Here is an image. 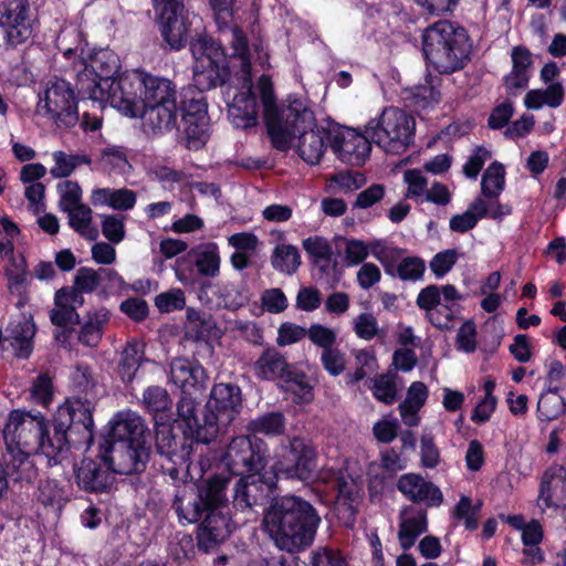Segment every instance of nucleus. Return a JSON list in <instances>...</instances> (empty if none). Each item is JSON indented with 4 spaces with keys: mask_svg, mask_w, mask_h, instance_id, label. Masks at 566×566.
<instances>
[{
    "mask_svg": "<svg viewBox=\"0 0 566 566\" xmlns=\"http://www.w3.org/2000/svg\"><path fill=\"white\" fill-rule=\"evenodd\" d=\"M179 113L182 122L208 118L207 104L199 92L191 88L182 93Z\"/></svg>",
    "mask_w": 566,
    "mask_h": 566,
    "instance_id": "nucleus-50",
    "label": "nucleus"
},
{
    "mask_svg": "<svg viewBox=\"0 0 566 566\" xmlns=\"http://www.w3.org/2000/svg\"><path fill=\"white\" fill-rule=\"evenodd\" d=\"M319 522L308 502L297 496H284L265 512L263 526L280 549L293 553L313 543Z\"/></svg>",
    "mask_w": 566,
    "mask_h": 566,
    "instance_id": "nucleus-2",
    "label": "nucleus"
},
{
    "mask_svg": "<svg viewBox=\"0 0 566 566\" xmlns=\"http://www.w3.org/2000/svg\"><path fill=\"white\" fill-rule=\"evenodd\" d=\"M207 514L198 530L199 545L208 549L223 542L230 534V524L227 514L221 510H206Z\"/></svg>",
    "mask_w": 566,
    "mask_h": 566,
    "instance_id": "nucleus-29",
    "label": "nucleus"
},
{
    "mask_svg": "<svg viewBox=\"0 0 566 566\" xmlns=\"http://www.w3.org/2000/svg\"><path fill=\"white\" fill-rule=\"evenodd\" d=\"M427 530L428 516L424 510L409 505L400 511L398 541L403 549L411 548Z\"/></svg>",
    "mask_w": 566,
    "mask_h": 566,
    "instance_id": "nucleus-27",
    "label": "nucleus"
},
{
    "mask_svg": "<svg viewBox=\"0 0 566 566\" xmlns=\"http://www.w3.org/2000/svg\"><path fill=\"white\" fill-rule=\"evenodd\" d=\"M201 275L216 277L220 272V252L217 243L209 242L198 245L190 253Z\"/></svg>",
    "mask_w": 566,
    "mask_h": 566,
    "instance_id": "nucleus-38",
    "label": "nucleus"
},
{
    "mask_svg": "<svg viewBox=\"0 0 566 566\" xmlns=\"http://www.w3.org/2000/svg\"><path fill=\"white\" fill-rule=\"evenodd\" d=\"M265 451L264 442L258 438L235 437L226 453L227 465L238 475L259 473L265 467Z\"/></svg>",
    "mask_w": 566,
    "mask_h": 566,
    "instance_id": "nucleus-11",
    "label": "nucleus"
},
{
    "mask_svg": "<svg viewBox=\"0 0 566 566\" xmlns=\"http://www.w3.org/2000/svg\"><path fill=\"white\" fill-rule=\"evenodd\" d=\"M284 423V416L281 412H270L250 421L248 424V430L252 433L275 436L283 432Z\"/></svg>",
    "mask_w": 566,
    "mask_h": 566,
    "instance_id": "nucleus-54",
    "label": "nucleus"
},
{
    "mask_svg": "<svg viewBox=\"0 0 566 566\" xmlns=\"http://www.w3.org/2000/svg\"><path fill=\"white\" fill-rule=\"evenodd\" d=\"M35 332L36 328L32 316L21 314L9 323L4 340L9 342L18 357L28 358L33 350Z\"/></svg>",
    "mask_w": 566,
    "mask_h": 566,
    "instance_id": "nucleus-26",
    "label": "nucleus"
},
{
    "mask_svg": "<svg viewBox=\"0 0 566 566\" xmlns=\"http://www.w3.org/2000/svg\"><path fill=\"white\" fill-rule=\"evenodd\" d=\"M102 233L114 244L122 242L126 234L125 217L120 214H103Z\"/></svg>",
    "mask_w": 566,
    "mask_h": 566,
    "instance_id": "nucleus-61",
    "label": "nucleus"
},
{
    "mask_svg": "<svg viewBox=\"0 0 566 566\" xmlns=\"http://www.w3.org/2000/svg\"><path fill=\"white\" fill-rule=\"evenodd\" d=\"M216 295L219 304L231 311L239 310L248 302V297L243 291L233 283L218 284Z\"/></svg>",
    "mask_w": 566,
    "mask_h": 566,
    "instance_id": "nucleus-56",
    "label": "nucleus"
},
{
    "mask_svg": "<svg viewBox=\"0 0 566 566\" xmlns=\"http://www.w3.org/2000/svg\"><path fill=\"white\" fill-rule=\"evenodd\" d=\"M357 368L353 375H350V382L355 384L365 377L375 373L378 368L376 357L367 349H358L354 352Z\"/></svg>",
    "mask_w": 566,
    "mask_h": 566,
    "instance_id": "nucleus-63",
    "label": "nucleus"
},
{
    "mask_svg": "<svg viewBox=\"0 0 566 566\" xmlns=\"http://www.w3.org/2000/svg\"><path fill=\"white\" fill-rule=\"evenodd\" d=\"M111 442L146 446L145 424L139 415L130 410L118 412L111 421Z\"/></svg>",
    "mask_w": 566,
    "mask_h": 566,
    "instance_id": "nucleus-25",
    "label": "nucleus"
},
{
    "mask_svg": "<svg viewBox=\"0 0 566 566\" xmlns=\"http://www.w3.org/2000/svg\"><path fill=\"white\" fill-rule=\"evenodd\" d=\"M214 20L220 32L229 31L232 54L227 57L222 46L210 38L199 36L190 43V50L195 59L192 71H250V51L248 39L238 25L230 27L232 20L231 6L213 8Z\"/></svg>",
    "mask_w": 566,
    "mask_h": 566,
    "instance_id": "nucleus-3",
    "label": "nucleus"
},
{
    "mask_svg": "<svg viewBox=\"0 0 566 566\" xmlns=\"http://www.w3.org/2000/svg\"><path fill=\"white\" fill-rule=\"evenodd\" d=\"M443 302L442 286L429 285L422 289L417 296V305L426 312V317L432 325H441V318L434 314L440 303Z\"/></svg>",
    "mask_w": 566,
    "mask_h": 566,
    "instance_id": "nucleus-52",
    "label": "nucleus"
},
{
    "mask_svg": "<svg viewBox=\"0 0 566 566\" xmlns=\"http://www.w3.org/2000/svg\"><path fill=\"white\" fill-rule=\"evenodd\" d=\"M170 379L185 395H191L203 387L206 374L197 361L176 358L170 365Z\"/></svg>",
    "mask_w": 566,
    "mask_h": 566,
    "instance_id": "nucleus-28",
    "label": "nucleus"
},
{
    "mask_svg": "<svg viewBox=\"0 0 566 566\" xmlns=\"http://www.w3.org/2000/svg\"><path fill=\"white\" fill-rule=\"evenodd\" d=\"M415 129V118L397 107L385 108L365 126L370 140L388 154L405 153L413 142Z\"/></svg>",
    "mask_w": 566,
    "mask_h": 566,
    "instance_id": "nucleus-6",
    "label": "nucleus"
},
{
    "mask_svg": "<svg viewBox=\"0 0 566 566\" xmlns=\"http://www.w3.org/2000/svg\"><path fill=\"white\" fill-rule=\"evenodd\" d=\"M6 274L10 281L9 289L12 293H22L27 281V264L22 255L11 254L9 265L6 268Z\"/></svg>",
    "mask_w": 566,
    "mask_h": 566,
    "instance_id": "nucleus-58",
    "label": "nucleus"
},
{
    "mask_svg": "<svg viewBox=\"0 0 566 566\" xmlns=\"http://www.w3.org/2000/svg\"><path fill=\"white\" fill-rule=\"evenodd\" d=\"M310 566H348L339 551L317 547L311 553Z\"/></svg>",
    "mask_w": 566,
    "mask_h": 566,
    "instance_id": "nucleus-64",
    "label": "nucleus"
},
{
    "mask_svg": "<svg viewBox=\"0 0 566 566\" xmlns=\"http://www.w3.org/2000/svg\"><path fill=\"white\" fill-rule=\"evenodd\" d=\"M407 467V460L395 449H385L380 452L379 463H371L369 473L381 468L387 474L392 475Z\"/></svg>",
    "mask_w": 566,
    "mask_h": 566,
    "instance_id": "nucleus-59",
    "label": "nucleus"
},
{
    "mask_svg": "<svg viewBox=\"0 0 566 566\" xmlns=\"http://www.w3.org/2000/svg\"><path fill=\"white\" fill-rule=\"evenodd\" d=\"M481 507V500L473 503L470 496L461 495L452 510V517L459 523H462L467 530L474 531L479 525V513Z\"/></svg>",
    "mask_w": 566,
    "mask_h": 566,
    "instance_id": "nucleus-46",
    "label": "nucleus"
},
{
    "mask_svg": "<svg viewBox=\"0 0 566 566\" xmlns=\"http://www.w3.org/2000/svg\"><path fill=\"white\" fill-rule=\"evenodd\" d=\"M52 158L54 165L50 169V174L53 178L56 179L66 178L77 167L82 165H90L92 163L90 156L86 154H66L61 150L54 151L52 154Z\"/></svg>",
    "mask_w": 566,
    "mask_h": 566,
    "instance_id": "nucleus-43",
    "label": "nucleus"
},
{
    "mask_svg": "<svg viewBox=\"0 0 566 566\" xmlns=\"http://www.w3.org/2000/svg\"><path fill=\"white\" fill-rule=\"evenodd\" d=\"M292 369L285 357L275 349L265 350L253 364L255 376L263 380L284 379Z\"/></svg>",
    "mask_w": 566,
    "mask_h": 566,
    "instance_id": "nucleus-34",
    "label": "nucleus"
},
{
    "mask_svg": "<svg viewBox=\"0 0 566 566\" xmlns=\"http://www.w3.org/2000/svg\"><path fill=\"white\" fill-rule=\"evenodd\" d=\"M271 265L274 270L292 275L301 265V255L292 244H279L271 254Z\"/></svg>",
    "mask_w": 566,
    "mask_h": 566,
    "instance_id": "nucleus-42",
    "label": "nucleus"
},
{
    "mask_svg": "<svg viewBox=\"0 0 566 566\" xmlns=\"http://www.w3.org/2000/svg\"><path fill=\"white\" fill-rule=\"evenodd\" d=\"M108 321L109 312L105 307H99L90 312L78 334L80 343L90 347L97 346L102 339L104 327Z\"/></svg>",
    "mask_w": 566,
    "mask_h": 566,
    "instance_id": "nucleus-37",
    "label": "nucleus"
},
{
    "mask_svg": "<svg viewBox=\"0 0 566 566\" xmlns=\"http://www.w3.org/2000/svg\"><path fill=\"white\" fill-rule=\"evenodd\" d=\"M101 165L109 174L124 175L130 170L125 151L120 147L109 146L102 150Z\"/></svg>",
    "mask_w": 566,
    "mask_h": 566,
    "instance_id": "nucleus-53",
    "label": "nucleus"
},
{
    "mask_svg": "<svg viewBox=\"0 0 566 566\" xmlns=\"http://www.w3.org/2000/svg\"><path fill=\"white\" fill-rule=\"evenodd\" d=\"M338 496L336 501V511L339 520L352 527L355 522L356 511L361 499L363 482L359 476H352L340 473L337 481Z\"/></svg>",
    "mask_w": 566,
    "mask_h": 566,
    "instance_id": "nucleus-21",
    "label": "nucleus"
},
{
    "mask_svg": "<svg viewBox=\"0 0 566 566\" xmlns=\"http://www.w3.org/2000/svg\"><path fill=\"white\" fill-rule=\"evenodd\" d=\"M229 479L224 476H213L197 488L199 497L205 505V510H222L226 497V488Z\"/></svg>",
    "mask_w": 566,
    "mask_h": 566,
    "instance_id": "nucleus-39",
    "label": "nucleus"
},
{
    "mask_svg": "<svg viewBox=\"0 0 566 566\" xmlns=\"http://www.w3.org/2000/svg\"><path fill=\"white\" fill-rule=\"evenodd\" d=\"M505 187V169L501 163H492L483 172L481 179V193L489 198H497Z\"/></svg>",
    "mask_w": 566,
    "mask_h": 566,
    "instance_id": "nucleus-45",
    "label": "nucleus"
},
{
    "mask_svg": "<svg viewBox=\"0 0 566 566\" xmlns=\"http://www.w3.org/2000/svg\"><path fill=\"white\" fill-rule=\"evenodd\" d=\"M439 82L438 76L428 73L423 84L405 88V92L408 93L406 98L410 101V105L418 112L432 108L440 102V92L437 88Z\"/></svg>",
    "mask_w": 566,
    "mask_h": 566,
    "instance_id": "nucleus-35",
    "label": "nucleus"
},
{
    "mask_svg": "<svg viewBox=\"0 0 566 566\" xmlns=\"http://www.w3.org/2000/svg\"><path fill=\"white\" fill-rule=\"evenodd\" d=\"M63 212L67 213L70 227L80 235L90 241H95L98 238V230L93 224V211L88 206L81 203Z\"/></svg>",
    "mask_w": 566,
    "mask_h": 566,
    "instance_id": "nucleus-40",
    "label": "nucleus"
},
{
    "mask_svg": "<svg viewBox=\"0 0 566 566\" xmlns=\"http://www.w3.org/2000/svg\"><path fill=\"white\" fill-rule=\"evenodd\" d=\"M92 409V403L88 400L67 399L59 406L54 418L67 430L72 428L77 431L83 430L84 438L90 439L94 426Z\"/></svg>",
    "mask_w": 566,
    "mask_h": 566,
    "instance_id": "nucleus-20",
    "label": "nucleus"
},
{
    "mask_svg": "<svg viewBox=\"0 0 566 566\" xmlns=\"http://www.w3.org/2000/svg\"><path fill=\"white\" fill-rule=\"evenodd\" d=\"M370 144L367 134H360L349 127L339 128L331 138L332 149L337 157L352 166H360L366 161L371 150Z\"/></svg>",
    "mask_w": 566,
    "mask_h": 566,
    "instance_id": "nucleus-13",
    "label": "nucleus"
},
{
    "mask_svg": "<svg viewBox=\"0 0 566 566\" xmlns=\"http://www.w3.org/2000/svg\"><path fill=\"white\" fill-rule=\"evenodd\" d=\"M103 277L119 279L114 270L99 269L95 271L91 268H81L75 274L74 286L80 292L92 293L97 289Z\"/></svg>",
    "mask_w": 566,
    "mask_h": 566,
    "instance_id": "nucleus-49",
    "label": "nucleus"
},
{
    "mask_svg": "<svg viewBox=\"0 0 566 566\" xmlns=\"http://www.w3.org/2000/svg\"><path fill=\"white\" fill-rule=\"evenodd\" d=\"M143 402L146 409L154 415L155 422L169 420L168 411L172 401L165 388L148 387L143 394Z\"/></svg>",
    "mask_w": 566,
    "mask_h": 566,
    "instance_id": "nucleus-41",
    "label": "nucleus"
},
{
    "mask_svg": "<svg viewBox=\"0 0 566 566\" xmlns=\"http://www.w3.org/2000/svg\"><path fill=\"white\" fill-rule=\"evenodd\" d=\"M353 331L355 335L363 340H371L384 335L378 319L370 312L360 313L353 318Z\"/></svg>",
    "mask_w": 566,
    "mask_h": 566,
    "instance_id": "nucleus-55",
    "label": "nucleus"
},
{
    "mask_svg": "<svg viewBox=\"0 0 566 566\" xmlns=\"http://www.w3.org/2000/svg\"><path fill=\"white\" fill-rule=\"evenodd\" d=\"M29 0H2L0 2V45L14 46L32 34Z\"/></svg>",
    "mask_w": 566,
    "mask_h": 566,
    "instance_id": "nucleus-10",
    "label": "nucleus"
},
{
    "mask_svg": "<svg viewBox=\"0 0 566 566\" xmlns=\"http://www.w3.org/2000/svg\"><path fill=\"white\" fill-rule=\"evenodd\" d=\"M135 74L136 82L140 86V101H136L139 105L146 106L177 101L176 85L170 80L154 73Z\"/></svg>",
    "mask_w": 566,
    "mask_h": 566,
    "instance_id": "nucleus-22",
    "label": "nucleus"
},
{
    "mask_svg": "<svg viewBox=\"0 0 566 566\" xmlns=\"http://www.w3.org/2000/svg\"><path fill=\"white\" fill-rule=\"evenodd\" d=\"M77 485L87 492H106L113 483L114 476L104 455L99 460L84 459L75 468Z\"/></svg>",
    "mask_w": 566,
    "mask_h": 566,
    "instance_id": "nucleus-18",
    "label": "nucleus"
},
{
    "mask_svg": "<svg viewBox=\"0 0 566 566\" xmlns=\"http://www.w3.org/2000/svg\"><path fill=\"white\" fill-rule=\"evenodd\" d=\"M78 84L81 85L80 90L88 94L93 107L97 111H99L101 105H95V103L104 101H108L114 108L130 118H136L140 111L139 103L128 91L132 81L124 76V73H118L117 76H102L101 73H80Z\"/></svg>",
    "mask_w": 566,
    "mask_h": 566,
    "instance_id": "nucleus-7",
    "label": "nucleus"
},
{
    "mask_svg": "<svg viewBox=\"0 0 566 566\" xmlns=\"http://www.w3.org/2000/svg\"><path fill=\"white\" fill-rule=\"evenodd\" d=\"M403 181L407 184L406 197L417 201H423L428 191V181L422 171L408 169L403 174Z\"/></svg>",
    "mask_w": 566,
    "mask_h": 566,
    "instance_id": "nucleus-60",
    "label": "nucleus"
},
{
    "mask_svg": "<svg viewBox=\"0 0 566 566\" xmlns=\"http://www.w3.org/2000/svg\"><path fill=\"white\" fill-rule=\"evenodd\" d=\"M45 417L38 413L12 410L3 428V439L12 465L28 464V459L36 454L39 439L44 433Z\"/></svg>",
    "mask_w": 566,
    "mask_h": 566,
    "instance_id": "nucleus-5",
    "label": "nucleus"
},
{
    "mask_svg": "<svg viewBox=\"0 0 566 566\" xmlns=\"http://www.w3.org/2000/svg\"><path fill=\"white\" fill-rule=\"evenodd\" d=\"M39 109H43L59 126L73 127L78 123L74 91L69 82L56 75L48 80Z\"/></svg>",
    "mask_w": 566,
    "mask_h": 566,
    "instance_id": "nucleus-9",
    "label": "nucleus"
},
{
    "mask_svg": "<svg viewBox=\"0 0 566 566\" xmlns=\"http://www.w3.org/2000/svg\"><path fill=\"white\" fill-rule=\"evenodd\" d=\"M556 73H542L545 83L552 82L546 90H532L524 98V105L528 109H539L543 106L558 107L564 99V87L560 83L554 82Z\"/></svg>",
    "mask_w": 566,
    "mask_h": 566,
    "instance_id": "nucleus-31",
    "label": "nucleus"
},
{
    "mask_svg": "<svg viewBox=\"0 0 566 566\" xmlns=\"http://www.w3.org/2000/svg\"><path fill=\"white\" fill-rule=\"evenodd\" d=\"M397 489L410 501L439 506L443 502L441 490L416 473H406L397 482Z\"/></svg>",
    "mask_w": 566,
    "mask_h": 566,
    "instance_id": "nucleus-23",
    "label": "nucleus"
},
{
    "mask_svg": "<svg viewBox=\"0 0 566 566\" xmlns=\"http://www.w3.org/2000/svg\"><path fill=\"white\" fill-rule=\"evenodd\" d=\"M185 125V134L187 146L190 149H199L209 138V120L208 118H196L195 120L182 122Z\"/></svg>",
    "mask_w": 566,
    "mask_h": 566,
    "instance_id": "nucleus-57",
    "label": "nucleus"
},
{
    "mask_svg": "<svg viewBox=\"0 0 566 566\" xmlns=\"http://www.w3.org/2000/svg\"><path fill=\"white\" fill-rule=\"evenodd\" d=\"M179 107L176 102L154 105H140L136 117L143 119V128L147 134L163 135L177 127Z\"/></svg>",
    "mask_w": 566,
    "mask_h": 566,
    "instance_id": "nucleus-19",
    "label": "nucleus"
},
{
    "mask_svg": "<svg viewBox=\"0 0 566 566\" xmlns=\"http://www.w3.org/2000/svg\"><path fill=\"white\" fill-rule=\"evenodd\" d=\"M118 54L111 49H101L88 56L81 59L74 67H83L82 71H118L120 69Z\"/></svg>",
    "mask_w": 566,
    "mask_h": 566,
    "instance_id": "nucleus-44",
    "label": "nucleus"
},
{
    "mask_svg": "<svg viewBox=\"0 0 566 566\" xmlns=\"http://www.w3.org/2000/svg\"><path fill=\"white\" fill-rule=\"evenodd\" d=\"M316 470V452L301 438H293L289 446L282 444L275 450L274 462L269 475L274 482L286 480L308 481Z\"/></svg>",
    "mask_w": 566,
    "mask_h": 566,
    "instance_id": "nucleus-8",
    "label": "nucleus"
},
{
    "mask_svg": "<svg viewBox=\"0 0 566 566\" xmlns=\"http://www.w3.org/2000/svg\"><path fill=\"white\" fill-rule=\"evenodd\" d=\"M104 457L113 475L115 473L127 475L142 472L145 469L148 449L146 446H137V443L111 442Z\"/></svg>",
    "mask_w": 566,
    "mask_h": 566,
    "instance_id": "nucleus-16",
    "label": "nucleus"
},
{
    "mask_svg": "<svg viewBox=\"0 0 566 566\" xmlns=\"http://www.w3.org/2000/svg\"><path fill=\"white\" fill-rule=\"evenodd\" d=\"M241 390L231 384L213 386L206 409L216 417L218 432L221 427L229 426L241 408Z\"/></svg>",
    "mask_w": 566,
    "mask_h": 566,
    "instance_id": "nucleus-15",
    "label": "nucleus"
},
{
    "mask_svg": "<svg viewBox=\"0 0 566 566\" xmlns=\"http://www.w3.org/2000/svg\"><path fill=\"white\" fill-rule=\"evenodd\" d=\"M160 31L167 44L175 50L182 48L189 33L188 14L184 10H172L160 13Z\"/></svg>",
    "mask_w": 566,
    "mask_h": 566,
    "instance_id": "nucleus-30",
    "label": "nucleus"
},
{
    "mask_svg": "<svg viewBox=\"0 0 566 566\" xmlns=\"http://www.w3.org/2000/svg\"><path fill=\"white\" fill-rule=\"evenodd\" d=\"M193 80L200 90L222 88L229 118L238 128L258 125L255 97L259 96L273 146L279 150L296 147L300 157L310 165L321 161L329 133L316 125L305 98L289 96L279 105L270 75L263 73L254 82L252 73H195Z\"/></svg>",
    "mask_w": 566,
    "mask_h": 566,
    "instance_id": "nucleus-1",
    "label": "nucleus"
},
{
    "mask_svg": "<svg viewBox=\"0 0 566 566\" xmlns=\"http://www.w3.org/2000/svg\"><path fill=\"white\" fill-rule=\"evenodd\" d=\"M443 302L434 308V314L441 318V325H434L440 329H448L452 326V321L455 316L454 305L457 302L462 301L463 296L454 285L446 284L442 286Z\"/></svg>",
    "mask_w": 566,
    "mask_h": 566,
    "instance_id": "nucleus-47",
    "label": "nucleus"
},
{
    "mask_svg": "<svg viewBox=\"0 0 566 566\" xmlns=\"http://www.w3.org/2000/svg\"><path fill=\"white\" fill-rule=\"evenodd\" d=\"M565 410V400L558 389H548L543 392L537 402V418L543 422L558 418Z\"/></svg>",
    "mask_w": 566,
    "mask_h": 566,
    "instance_id": "nucleus-48",
    "label": "nucleus"
},
{
    "mask_svg": "<svg viewBox=\"0 0 566 566\" xmlns=\"http://www.w3.org/2000/svg\"><path fill=\"white\" fill-rule=\"evenodd\" d=\"M67 429L61 426L59 421L54 419L53 433L49 432V422L44 419V433L39 439V447L36 454L45 455L49 461L56 460V458L66 449Z\"/></svg>",
    "mask_w": 566,
    "mask_h": 566,
    "instance_id": "nucleus-36",
    "label": "nucleus"
},
{
    "mask_svg": "<svg viewBox=\"0 0 566 566\" xmlns=\"http://www.w3.org/2000/svg\"><path fill=\"white\" fill-rule=\"evenodd\" d=\"M281 382L285 391L294 395L295 401L308 402L313 399V388L307 382L306 376L303 373L292 368Z\"/></svg>",
    "mask_w": 566,
    "mask_h": 566,
    "instance_id": "nucleus-51",
    "label": "nucleus"
},
{
    "mask_svg": "<svg viewBox=\"0 0 566 566\" xmlns=\"http://www.w3.org/2000/svg\"><path fill=\"white\" fill-rule=\"evenodd\" d=\"M91 202L95 207H109L114 210H130L137 201L136 192L127 188H95L91 192Z\"/></svg>",
    "mask_w": 566,
    "mask_h": 566,
    "instance_id": "nucleus-33",
    "label": "nucleus"
},
{
    "mask_svg": "<svg viewBox=\"0 0 566 566\" xmlns=\"http://www.w3.org/2000/svg\"><path fill=\"white\" fill-rule=\"evenodd\" d=\"M422 50L433 67L459 71L471 60L472 43L463 28L440 20L423 31Z\"/></svg>",
    "mask_w": 566,
    "mask_h": 566,
    "instance_id": "nucleus-4",
    "label": "nucleus"
},
{
    "mask_svg": "<svg viewBox=\"0 0 566 566\" xmlns=\"http://www.w3.org/2000/svg\"><path fill=\"white\" fill-rule=\"evenodd\" d=\"M235 486L234 505L242 510L251 509L262 503L269 492L275 486L274 478L264 473H245Z\"/></svg>",
    "mask_w": 566,
    "mask_h": 566,
    "instance_id": "nucleus-17",
    "label": "nucleus"
},
{
    "mask_svg": "<svg viewBox=\"0 0 566 566\" xmlns=\"http://www.w3.org/2000/svg\"><path fill=\"white\" fill-rule=\"evenodd\" d=\"M566 485V471L560 465L547 469L541 480L537 506L544 513L547 510H557L564 502Z\"/></svg>",
    "mask_w": 566,
    "mask_h": 566,
    "instance_id": "nucleus-24",
    "label": "nucleus"
},
{
    "mask_svg": "<svg viewBox=\"0 0 566 566\" xmlns=\"http://www.w3.org/2000/svg\"><path fill=\"white\" fill-rule=\"evenodd\" d=\"M184 434L196 442L208 444L218 437L216 417L206 409L203 422L197 417V403L190 395H185L177 405V419Z\"/></svg>",
    "mask_w": 566,
    "mask_h": 566,
    "instance_id": "nucleus-12",
    "label": "nucleus"
},
{
    "mask_svg": "<svg viewBox=\"0 0 566 566\" xmlns=\"http://www.w3.org/2000/svg\"><path fill=\"white\" fill-rule=\"evenodd\" d=\"M174 509L182 523H196L201 517L205 505L193 484L185 485L177 492L174 501Z\"/></svg>",
    "mask_w": 566,
    "mask_h": 566,
    "instance_id": "nucleus-32",
    "label": "nucleus"
},
{
    "mask_svg": "<svg viewBox=\"0 0 566 566\" xmlns=\"http://www.w3.org/2000/svg\"><path fill=\"white\" fill-rule=\"evenodd\" d=\"M156 449L159 454L167 458V464H161L164 470L172 478L177 479L180 469H190L188 463L190 457V446H178L172 428L167 421L156 422Z\"/></svg>",
    "mask_w": 566,
    "mask_h": 566,
    "instance_id": "nucleus-14",
    "label": "nucleus"
},
{
    "mask_svg": "<svg viewBox=\"0 0 566 566\" xmlns=\"http://www.w3.org/2000/svg\"><path fill=\"white\" fill-rule=\"evenodd\" d=\"M187 319L197 329L200 337H216L219 335L216 322L210 315H206L195 308H188Z\"/></svg>",
    "mask_w": 566,
    "mask_h": 566,
    "instance_id": "nucleus-62",
    "label": "nucleus"
}]
</instances>
